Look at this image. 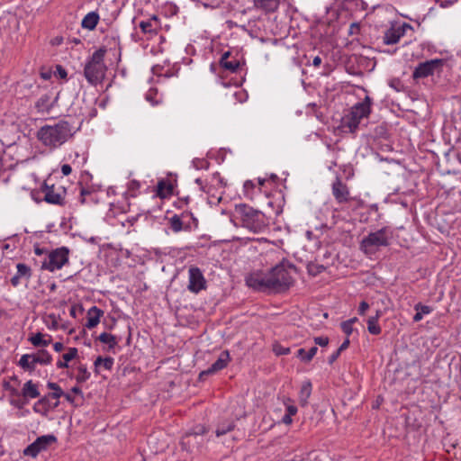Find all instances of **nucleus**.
<instances>
[{
  "instance_id": "1",
  "label": "nucleus",
  "mask_w": 461,
  "mask_h": 461,
  "mask_svg": "<svg viewBox=\"0 0 461 461\" xmlns=\"http://www.w3.org/2000/svg\"><path fill=\"white\" fill-rule=\"evenodd\" d=\"M73 136V127L64 120L54 125H44L37 131L38 140L46 147L56 149Z\"/></svg>"
},
{
  "instance_id": "2",
  "label": "nucleus",
  "mask_w": 461,
  "mask_h": 461,
  "mask_svg": "<svg viewBox=\"0 0 461 461\" xmlns=\"http://www.w3.org/2000/svg\"><path fill=\"white\" fill-rule=\"evenodd\" d=\"M106 53L104 48L95 50L89 60L85 65L84 75L88 83L97 85L101 83L105 76L106 66L104 63V58Z\"/></svg>"
},
{
  "instance_id": "3",
  "label": "nucleus",
  "mask_w": 461,
  "mask_h": 461,
  "mask_svg": "<svg viewBox=\"0 0 461 461\" xmlns=\"http://www.w3.org/2000/svg\"><path fill=\"white\" fill-rule=\"evenodd\" d=\"M235 212L241 218L242 224L249 230L258 233L263 231L267 224L265 222V216L262 212L254 210L246 204H239L235 208Z\"/></svg>"
},
{
  "instance_id": "4",
  "label": "nucleus",
  "mask_w": 461,
  "mask_h": 461,
  "mask_svg": "<svg viewBox=\"0 0 461 461\" xmlns=\"http://www.w3.org/2000/svg\"><path fill=\"white\" fill-rule=\"evenodd\" d=\"M371 98L366 95L363 102L356 104L351 108L348 114L343 118V126L348 128L349 132H356L361 120L369 116L371 113Z\"/></svg>"
},
{
  "instance_id": "5",
  "label": "nucleus",
  "mask_w": 461,
  "mask_h": 461,
  "mask_svg": "<svg viewBox=\"0 0 461 461\" xmlns=\"http://www.w3.org/2000/svg\"><path fill=\"white\" fill-rule=\"evenodd\" d=\"M270 291L283 293L287 291L294 284L290 271L284 263L276 265L268 273Z\"/></svg>"
},
{
  "instance_id": "6",
  "label": "nucleus",
  "mask_w": 461,
  "mask_h": 461,
  "mask_svg": "<svg viewBox=\"0 0 461 461\" xmlns=\"http://www.w3.org/2000/svg\"><path fill=\"white\" fill-rule=\"evenodd\" d=\"M392 233L387 228H382L375 232H370L365 237L361 243L360 249L366 255L374 254L380 247L389 245V239Z\"/></svg>"
},
{
  "instance_id": "7",
  "label": "nucleus",
  "mask_w": 461,
  "mask_h": 461,
  "mask_svg": "<svg viewBox=\"0 0 461 461\" xmlns=\"http://www.w3.org/2000/svg\"><path fill=\"white\" fill-rule=\"evenodd\" d=\"M52 361L50 354L45 350L41 349L36 354H24L21 357L18 365L21 368L27 372H33L36 364L49 365Z\"/></svg>"
},
{
  "instance_id": "8",
  "label": "nucleus",
  "mask_w": 461,
  "mask_h": 461,
  "mask_svg": "<svg viewBox=\"0 0 461 461\" xmlns=\"http://www.w3.org/2000/svg\"><path fill=\"white\" fill-rule=\"evenodd\" d=\"M68 253L69 250L65 247L51 251L48 258L42 263V268L48 269L50 272L60 269L68 263Z\"/></svg>"
},
{
  "instance_id": "9",
  "label": "nucleus",
  "mask_w": 461,
  "mask_h": 461,
  "mask_svg": "<svg viewBox=\"0 0 461 461\" xmlns=\"http://www.w3.org/2000/svg\"><path fill=\"white\" fill-rule=\"evenodd\" d=\"M444 64V60L435 59L420 63L414 69L412 77L414 79L425 78L432 76L435 71H439Z\"/></svg>"
},
{
  "instance_id": "10",
  "label": "nucleus",
  "mask_w": 461,
  "mask_h": 461,
  "mask_svg": "<svg viewBox=\"0 0 461 461\" xmlns=\"http://www.w3.org/2000/svg\"><path fill=\"white\" fill-rule=\"evenodd\" d=\"M56 441L57 438L53 435L41 436L24 449L23 454L35 457L41 451L47 449L49 446Z\"/></svg>"
},
{
  "instance_id": "11",
  "label": "nucleus",
  "mask_w": 461,
  "mask_h": 461,
  "mask_svg": "<svg viewBox=\"0 0 461 461\" xmlns=\"http://www.w3.org/2000/svg\"><path fill=\"white\" fill-rule=\"evenodd\" d=\"M42 193L44 194V200L49 203L63 204L65 189L61 186L55 187L54 185H49L47 181L44 182L42 186Z\"/></svg>"
},
{
  "instance_id": "12",
  "label": "nucleus",
  "mask_w": 461,
  "mask_h": 461,
  "mask_svg": "<svg viewBox=\"0 0 461 461\" xmlns=\"http://www.w3.org/2000/svg\"><path fill=\"white\" fill-rule=\"evenodd\" d=\"M189 273V285L188 290L194 294H198L200 291L205 289L206 281L200 268L197 267H191L188 270Z\"/></svg>"
},
{
  "instance_id": "13",
  "label": "nucleus",
  "mask_w": 461,
  "mask_h": 461,
  "mask_svg": "<svg viewBox=\"0 0 461 461\" xmlns=\"http://www.w3.org/2000/svg\"><path fill=\"white\" fill-rule=\"evenodd\" d=\"M268 283V274L261 272L251 273L246 277L247 285L258 291H270Z\"/></svg>"
},
{
  "instance_id": "14",
  "label": "nucleus",
  "mask_w": 461,
  "mask_h": 461,
  "mask_svg": "<svg viewBox=\"0 0 461 461\" xmlns=\"http://www.w3.org/2000/svg\"><path fill=\"white\" fill-rule=\"evenodd\" d=\"M230 357L229 351H227V350L222 351L220 354L218 359L209 368H207L206 370H203L200 373L199 379L203 380V377L205 375H213V374L219 372L220 370L225 368L227 366L228 363L230 362Z\"/></svg>"
},
{
  "instance_id": "15",
  "label": "nucleus",
  "mask_w": 461,
  "mask_h": 461,
  "mask_svg": "<svg viewBox=\"0 0 461 461\" xmlns=\"http://www.w3.org/2000/svg\"><path fill=\"white\" fill-rule=\"evenodd\" d=\"M331 189L332 194L339 203H343L349 201L350 194L348 187L339 178H336L332 184Z\"/></svg>"
},
{
  "instance_id": "16",
  "label": "nucleus",
  "mask_w": 461,
  "mask_h": 461,
  "mask_svg": "<svg viewBox=\"0 0 461 461\" xmlns=\"http://www.w3.org/2000/svg\"><path fill=\"white\" fill-rule=\"evenodd\" d=\"M405 28L411 29V25L405 23L401 27L388 30L384 34V42L387 45L397 43L401 37L403 36Z\"/></svg>"
},
{
  "instance_id": "17",
  "label": "nucleus",
  "mask_w": 461,
  "mask_h": 461,
  "mask_svg": "<svg viewBox=\"0 0 461 461\" xmlns=\"http://www.w3.org/2000/svg\"><path fill=\"white\" fill-rule=\"evenodd\" d=\"M16 268V274L11 278V284L14 286L19 285L22 278L29 280L32 276L31 268L23 263L17 264Z\"/></svg>"
},
{
  "instance_id": "18",
  "label": "nucleus",
  "mask_w": 461,
  "mask_h": 461,
  "mask_svg": "<svg viewBox=\"0 0 461 461\" xmlns=\"http://www.w3.org/2000/svg\"><path fill=\"white\" fill-rule=\"evenodd\" d=\"M104 312L97 308L96 306H93L88 310L87 312V322L86 327L88 329H93L100 322V318L103 316Z\"/></svg>"
},
{
  "instance_id": "19",
  "label": "nucleus",
  "mask_w": 461,
  "mask_h": 461,
  "mask_svg": "<svg viewBox=\"0 0 461 461\" xmlns=\"http://www.w3.org/2000/svg\"><path fill=\"white\" fill-rule=\"evenodd\" d=\"M254 6L266 13L274 12L279 5V0H253Z\"/></svg>"
},
{
  "instance_id": "20",
  "label": "nucleus",
  "mask_w": 461,
  "mask_h": 461,
  "mask_svg": "<svg viewBox=\"0 0 461 461\" xmlns=\"http://www.w3.org/2000/svg\"><path fill=\"white\" fill-rule=\"evenodd\" d=\"M382 312L380 310L376 311L375 316H371L367 320V330L373 335H378L381 333V328L377 324L379 318L381 317Z\"/></svg>"
},
{
  "instance_id": "21",
  "label": "nucleus",
  "mask_w": 461,
  "mask_h": 461,
  "mask_svg": "<svg viewBox=\"0 0 461 461\" xmlns=\"http://www.w3.org/2000/svg\"><path fill=\"white\" fill-rule=\"evenodd\" d=\"M312 393V384L310 381L304 382L299 393V402L302 406H305L308 403V399Z\"/></svg>"
},
{
  "instance_id": "22",
  "label": "nucleus",
  "mask_w": 461,
  "mask_h": 461,
  "mask_svg": "<svg viewBox=\"0 0 461 461\" xmlns=\"http://www.w3.org/2000/svg\"><path fill=\"white\" fill-rule=\"evenodd\" d=\"M98 21L99 15L95 12H91L84 17L81 25L85 29L94 30L96 27Z\"/></svg>"
},
{
  "instance_id": "23",
  "label": "nucleus",
  "mask_w": 461,
  "mask_h": 461,
  "mask_svg": "<svg viewBox=\"0 0 461 461\" xmlns=\"http://www.w3.org/2000/svg\"><path fill=\"white\" fill-rule=\"evenodd\" d=\"M22 393L24 397L37 398L40 395V392L35 384L32 380H29L23 384Z\"/></svg>"
},
{
  "instance_id": "24",
  "label": "nucleus",
  "mask_w": 461,
  "mask_h": 461,
  "mask_svg": "<svg viewBox=\"0 0 461 461\" xmlns=\"http://www.w3.org/2000/svg\"><path fill=\"white\" fill-rule=\"evenodd\" d=\"M77 357V348H69L68 351L66 354L62 355L63 361L57 362L58 368H67L68 367V362Z\"/></svg>"
},
{
  "instance_id": "25",
  "label": "nucleus",
  "mask_w": 461,
  "mask_h": 461,
  "mask_svg": "<svg viewBox=\"0 0 461 461\" xmlns=\"http://www.w3.org/2000/svg\"><path fill=\"white\" fill-rule=\"evenodd\" d=\"M45 335L41 332L36 333L34 336L29 338V341L34 347H47L51 342V337L48 336V339H44Z\"/></svg>"
},
{
  "instance_id": "26",
  "label": "nucleus",
  "mask_w": 461,
  "mask_h": 461,
  "mask_svg": "<svg viewBox=\"0 0 461 461\" xmlns=\"http://www.w3.org/2000/svg\"><path fill=\"white\" fill-rule=\"evenodd\" d=\"M318 351L317 347H312L309 349V351H306L304 348H299L297 350L296 356L301 358L302 361L305 363H309L313 357L316 355Z\"/></svg>"
},
{
  "instance_id": "27",
  "label": "nucleus",
  "mask_w": 461,
  "mask_h": 461,
  "mask_svg": "<svg viewBox=\"0 0 461 461\" xmlns=\"http://www.w3.org/2000/svg\"><path fill=\"white\" fill-rule=\"evenodd\" d=\"M50 99L48 95H44L38 99L35 104L38 112H49L52 108L53 105L50 103Z\"/></svg>"
},
{
  "instance_id": "28",
  "label": "nucleus",
  "mask_w": 461,
  "mask_h": 461,
  "mask_svg": "<svg viewBox=\"0 0 461 461\" xmlns=\"http://www.w3.org/2000/svg\"><path fill=\"white\" fill-rule=\"evenodd\" d=\"M103 366L106 370H111L113 366V358L108 357H98L95 361V371H97L98 366Z\"/></svg>"
},
{
  "instance_id": "29",
  "label": "nucleus",
  "mask_w": 461,
  "mask_h": 461,
  "mask_svg": "<svg viewBox=\"0 0 461 461\" xmlns=\"http://www.w3.org/2000/svg\"><path fill=\"white\" fill-rule=\"evenodd\" d=\"M98 339L102 343L108 344L110 348H113L117 344L115 336L106 333V332L100 334V336L98 337Z\"/></svg>"
},
{
  "instance_id": "30",
  "label": "nucleus",
  "mask_w": 461,
  "mask_h": 461,
  "mask_svg": "<svg viewBox=\"0 0 461 461\" xmlns=\"http://www.w3.org/2000/svg\"><path fill=\"white\" fill-rule=\"evenodd\" d=\"M170 228L174 232L181 231L183 228V221L177 214L173 215L169 220Z\"/></svg>"
},
{
  "instance_id": "31",
  "label": "nucleus",
  "mask_w": 461,
  "mask_h": 461,
  "mask_svg": "<svg viewBox=\"0 0 461 461\" xmlns=\"http://www.w3.org/2000/svg\"><path fill=\"white\" fill-rule=\"evenodd\" d=\"M47 386H48L49 389L53 391L51 393H50V396L51 398L59 399V398H60L64 394V393H63L62 389L60 388V386L58 384H56V383L49 382L47 384Z\"/></svg>"
},
{
  "instance_id": "32",
  "label": "nucleus",
  "mask_w": 461,
  "mask_h": 461,
  "mask_svg": "<svg viewBox=\"0 0 461 461\" xmlns=\"http://www.w3.org/2000/svg\"><path fill=\"white\" fill-rule=\"evenodd\" d=\"M152 20L154 21H157V17L156 16H153V18L151 20H149V21H142L140 22V28L141 29V31L144 32V33H152V32H155V28L153 27V24H152Z\"/></svg>"
},
{
  "instance_id": "33",
  "label": "nucleus",
  "mask_w": 461,
  "mask_h": 461,
  "mask_svg": "<svg viewBox=\"0 0 461 461\" xmlns=\"http://www.w3.org/2000/svg\"><path fill=\"white\" fill-rule=\"evenodd\" d=\"M235 425L233 422H229L228 424L220 425L216 429V436L220 437L226 434L229 431H231L234 429Z\"/></svg>"
},
{
  "instance_id": "34",
  "label": "nucleus",
  "mask_w": 461,
  "mask_h": 461,
  "mask_svg": "<svg viewBox=\"0 0 461 461\" xmlns=\"http://www.w3.org/2000/svg\"><path fill=\"white\" fill-rule=\"evenodd\" d=\"M89 376L90 374L85 366H78V375H77V381L78 383H83L86 381L89 378Z\"/></svg>"
},
{
  "instance_id": "35",
  "label": "nucleus",
  "mask_w": 461,
  "mask_h": 461,
  "mask_svg": "<svg viewBox=\"0 0 461 461\" xmlns=\"http://www.w3.org/2000/svg\"><path fill=\"white\" fill-rule=\"evenodd\" d=\"M309 274L312 276H316L325 270V267L322 265L310 263L307 267Z\"/></svg>"
},
{
  "instance_id": "36",
  "label": "nucleus",
  "mask_w": 461,
  "mask_h": 461,
  "mask_svg": "<svg viewBox=\"0 0 461 461\" xmlns=\"http://www.w3.org/2000/svg\"><path fill=\"white\" fill-rule=\"evenodd\" d=\"M223 68L230 71L235 72L240 67V62L238 60H231V61H223L222 65H221Z\"/></svg>"
},
{
  "instance_id": "37",
  "label": "nucleus",
  "mask_w": 461,
  "mask_h": 461,
  "mask_svg": "<svg viewBox=\"0 0 461 461\" xmlns=\"http://www.w3.org/2000/svg\"><path fill=\"white\" fill-rule=\"evenodd\" d=\"M414 309L416 311L420 312L422 315L423 314H429L431 312V308L429 306L422 305L421 303H417L414 306Z\"/></svg>"
},
{
  "instance_id": "38",
  "label": "nucleus",
  "mask_w": 461,
  "mask_h": 461,
  "mask_svg": "<svg viewBox=\"0 0 461 461\" xmlns=\"http://www.w3.org/2000/svg\"><path fill=\"white\" fill-rule=\"evenodd\" d=\"M341 329L348 336L350 335L353 331L351 321H343L341 323Z\"/></svg>"
},
{
  "instance_id": "39",
  "label": "nucleus",
  "mask_w": 461,
  "mask_h": 461,
  "mask_svg": "<svg viewBox=\"0 0 461 461\" xmlns=\"http://www.w3.org/2000/svg\"><path fill=\"white\" fill-rule=\"evenodd\" d=\"M274 351L276 352V354L277 356L287 355V354L290 353V348H283L281 346H275L274 347Z\"/></svg>"
},
{
  "instance_id": "40",
  "label": "nucleus",
  "mask_w": 461,
  "mask_h": 461,
  "mask_svg": "<svg viewBox=\"0 0 461 461\" xmlns=\"http://www.w3.org/2000/svg\"><path fill=\"white\" fill-rule=\"evenodd\" d=\"M314 342L321 347H326L329 344V339L327 337H316Z\"/></svg>"
},
{
  "instance_id": "41",
  "label": "nucleus",
  "mask_w": 461,
  "mask_h": 461,
  "mask_svg": "<svg viewBox=\"0 0 461 461\" xmlns=\"http://www.w3.org/2000/svg\"><path fill=\"white\" fill-rule=\"evenodd\" d=\"M368 308H369V304L366 302H365V301L361 302L359 304V308H358L359 314L364 315L366 313V312L368 310Z\"/></svg>"
},
{
  "instance_id": "42",
  "label": "nucleus",
  "mask_w": 461,
  "mask_h": 461,
  "mask_svg": "<svg viewBox=\"0 0 461 461\" xmlns=\"http://www.w3.org/2000/svg\"><path fill=\"white\" fill-rule=\"evenodd\" d=\"M204 433V429L203 428H200L198 430L194 431V433H187L185 435V437L184 438V439H186L187 442H189V438L192 437V436H199V435H202Z\"/></svg>"
},
{
  "instance_id": "43",
  "label": "nucleus",
  "mask_w": 461,
  "mask_h": 461,
  "mask_svg": "<svg viewBox=\"0 0 461 461\" xmlns=\"http://www.w3.org/2000/svg\"><path fill=\"white\" fill-rule=\"evenodd\" d=\"M360 31V27L357 23H354L350 25L349 27V34L350 35H353V34H357Z\"/></svg>"
},
{
  "instance_id": "44",
  "label": "nucleus",
  "mask_w": 461,
  "mask_h": 461,
  "mask_svg": "<svg viewBox=\"0 0 461 461\" xmlns=\"http://www.w3.org/2000/svg\"><path fill=\"white\" fill-rule=\"evenodd\" d=\"M72 171L71 167L68 164H64L61 166V173L64 176H68Z\"/></svg>"
},
{
  "instance_id": "45",
  "label": "nucleus",
  "mask_w": 461,
  "mask_h": 461,
  "mask_svg": "<svg viewBox=\"0 0 461 461\" xmlns=\"http://www.w3.org/2000/svg\"><path fill=\"white\" fill-rule=\"evenodd\" d=\"M340 350H336L330 357H329V363L331 365L333 364L337 359L338 357H339L340 355Z\"/></svg>"
},
{
  "instance_id": "46",
  "label": "nucleus",
  "mask_w": 461,
  "mask_h": 461,
  "mask_svg": "<svg viewBox=\"0 0 461 461\" xmlns=\"http://www.w3.org/2000/svg\"><path fill=\"white\" fill-rule=\"evenodd\" d=\"M286 411H287L286 414H288L290 416H294L297 412V408L294 405H289L286 408Z\"/></svg>"
},
{
  "instance_id": "47",
  "label": "nucleus",
  "mask_w": 461,
  "mask_h": 461,
  "mask_svg": "<svg viewBox=\"0 0 461 461\" xmlns=\"http://www.w3.org/2000/svg\"><path fill=\"white\" fill-rule=\"evenodd\" d=\"M57 70H58V73L59 75V77L61 78H66L67 77V71L65 68H63L61 66H57Z\"/></svg>"
},
{
  "instance_id": "48",
  "label": "nucleus",
  "mask_w": 461,
  "mask_h": 461,
  "mask_svg": "<svg viewBox=\"0 0 461 461\" xmlns=\"http://www.w3.org/2000/svg\"><path fill=\"white\" fill-rule=\"evenodd\" d=\"M221 196L215 197L214 195H212L211 197L208 198L209 203H212V204H217L221 202Z\"/></svg>"
},
{
  "instance_id": "49",
  "label": "nucleus",
  "mask_w": 461,
  "mask_h": 461,
  "mask_svg": "<svg viewBox=\"0 0 461 461\" xmlns=\"http://www.w3.org/2000/svg\"><path fill=\"white\" fill-rule=\"evenodd\" d=\"M349 343H350L349 339H346L344 340V342L340 345V347L338 348V350H340V353H341L342 351H344L345 349H347L348 348Z\"/></svg>"
},
{
  "instance_id": "50",
  "label": "nucleus",
  "mask_w": 461,
  "mask_h": 461,
  "mask_svg": "<svg viewBox=\"0 0 461 461\" xmlns=\"http://www.w3.org/2000/svg\"><path fill=\"white\" fill-rule=\"evenodd\" d=\"M34 253L38 256H41L46 253V250L42 248H40L38 245L34 247Z\"/></svg>"
},
{
  "instance_id": "51",
  "label": "nucleus",
  "mask_w": 461,
  "mask_h": 461,
  "mask_svg": "<svg viewBox=\"0 0 461 461\" xmlns=\"http://www.w3.org/2000/svg\"><path fill=\"white\" fill-rule=\"evenodd\" d=\"M54 350L57 352H60L64 348V345L61 342H56L53 345Z\"/></svg>"
},
{
  "instance_id": "52",
  "label": "nucleus",
  "mask_w": 461,
  "mask_h": 461,
  "mask_svg": "<svg viewBox=\"0 0 461 461\" xmlns=\"http://www.w3.org/2000/svg\"><path fill=\"white\" fill-rule=\"evenodd\" d=\"M282 421L286 424V425H289L292 423V416L288 415V414H285L283 419H282Z\"/></svg>"
},
{
  "instance_id": "53",
  "label": "nucleus",
  "mask_w": 461,
  "mask_h": 461,
  "mask_svg": "<svg viewBox=\"0 0 461 461\" xmlns=\"http://www.w3.org/2000/svg\"><path fill=\"white\" fill-rule=\"evenodd\" d=\"M321 64V57L316 56V57L312 59V65H313L314 67H319Z\"/></svg>"
},
{
  "instance_id": "54",
  "label": "nucleus",
  "mask_w": 461,
  "mask_h": 461,
  "mask_svg": "<svg viewBox=\"0 0 461 461\" xmlns=\"http://www.w3.org/2000/svg\"><path fill=\"white\" fill-rule=\"evenodd\" d=\"M230 51L223 53L221 58L220 64L222 65L223 61H228V58L230 57Z\"/></svg>"
},
{
  "instance_id": "55",
  "label": "nucleus",
  "mask_w": 461,
  "mask_h": 461,
  "mask_svg": "<svg viewBox=\"0 0 461 461\" xmlns=\"http://www.w3.org/2000/svg\"><path fill=\"white\" fill-rule=\"evenodd\" d=\"M423 315L420 312L417 311L416 314L413 316V321L415 322H418L422 320Z\"/></svg>"
},
{
  "instance_id": "56",
  "label": "nucleus",
  "mask_w": 461,
  "mask_h": 461,
  "mask_svg": "<svg viewBox=\"0 0 461 461\" xmlns=\"http://www.w3.org/2000/svg\"><path fill=\"white\" fill-rule=\"evenodd\" d=\"M71 392L75 394H82V391L79 387L75 386L71 389Z\"/></svg>"
},
{
  "instance_id": "57",
  "label": "nucleus",
  "mask_w": 461,
  "mask_h": 461,
  "mask_svg": "<svg viewBox=\"0 0 461 461\" xmlns=\"http://www.w3.org/2000/svg\"><path fill=\"white\" fill-rule=\"evenodd\" d=\"M62 396H64L66 398V400L70 402H73V401H74V398L72 397V395L70 393H64Z\"/></svg>"
},
{
  "instance_id": "58",
  "label": "nucleus",
  "mask_w": 461,
  "mask_h": 461,
  "mask_svg": "<svg viewBox=\"0 0 461 461\" xmlns=\"http://www.w3.org/2000/svg\"><path fill=\"white\" fill-rule=\"evenodd\" d=\"M164 186H165L164 182H159V183H158V193H159V194H161V193H162V189L164 188Z\"/></svg>"
},
{
  "instance_id": "59",
  "label": "nucleus",
  "mask_w": 461,
  "mask_h": 461,
  "mask_svg": "<svg viewBox=\"0 0 461 461\" xmlns=\"http://www.w3.org/2000/svg\"><path fill=\"white\" fill-rule=\"evenodd\" d=\"M86 194H90V192L86 190V189H82L81 193H80V195L81 196H86Z\"/></svg>"
},
{
  "instance_id": "60",
  "label": "nucleus",
  "mask_w": 461,
  "mask_h": 461,
  "mask_svg": "<svg viewBox=\"0 0 461 461\" xmlns=\"http://www.w3.org/2000/svg\"><path fill=\"white\" fill-rule=\"evenodd\" d=\"M195 183L201 186L202 189H203V186L202 185V180L200 178L195 179Z\"/></svg>"
},
{
  "instance_id": "61",
  "label": "nucleus",
  "mask_w": 461,
  "mask_h": 461,
  "mask_svg": "<svg viewBox=\"0 0 461 461\" xmlns=\"http://www.w3.org/2000/svg\"><path fill=\"white\" fill-rule=\"evenodd\" d=\"M348 321H351V325H352L354 322L357 321V318L356 317L352 318V319L348 320Z\"/></svg>"
},
{
  "instance_id": "62",
  "label": "nucleus",
  "mask_w": 461,
  "mask_h": 461,
  "mask_svg": "<svg viewBox=\"0 0 461 461\" xmlns=\"http://www.w3.org/2000/svg\"><path fill=\"white\" fill-rule=\"evenodd\" d=\"M41 76H42V77H43V78H45V79L49 78V76H47L46 74H41Z\"/></svg>"
},
{
  "instance_id": "63",
  "label": "nucleus",
  "mask_w": 461,
  "mask_h": 461,
  "mask_svg": "<svg viewBox=\"0 0 461 461\" xmlns=\"http://www.w3.org/2000/svg\"><path fill=\"white\" fill-rule=\"evenodd\" d=\"M86 200H85V196H81V203H85Z\"/></svg>"
},
{
  "instance_id": "64",
  "label": "nucleus",
  "mask_w": 461,
  "mask_h": 461,
  "mask_svg": "<svg viewBox=\"0 0 461 461\" xmlns=\"http://www.w3.org/2000/svg\"><path fill=\"white\" fill-rule=\"evenodd\" d=\"M264 180H259V185H264Z\"/></svg>"
}]
</instances>
